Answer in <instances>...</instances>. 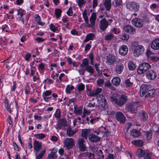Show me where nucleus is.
<instances>
[{"mask_svg":"<svg viewBox=\"0 0 159 159\" xmlns=\"http://www.w3.org/2000/svg\"><path fill=\"white\" fill-rule=\"evenodd\" d=\"M110 99L112 102L115 103L120 107H121L127 102L128 99L127 96L125 95H122L119 100L116 97L114 96H111L110 98Z\"/></svg>","mask_w":159,"mask_h":159,"instance_id":"nucleus-1","label":"nucleus"},{"mask_svg":"<svg viewBox=\"0 0 159 159\" xmlns=\"http://www.w3.org/2000/svg\"><path fill=\"white\" fill-rule=\"evenodd\" d=\"M140 106V103L139 102H131L128 103L126 105V108L128 111L132 113H136L137 111L138 108Z\"/></svg>","mask_w":159,"mask_h":159,"instance_id":"nucleus-2","label":"nucleus"},{"mask_svg":"<svg viewBox=\"0 0 159 159\" xmlns=\"http://www.w3.org/2000/svg\"><path fill=\"white\" fill-rule=\"evenodd\" d=\"M126 7L127 9L131 11H137L139 8V3L135 2H128L126 4Z\"/></svg>","mask_w":159,"mask_h":159,"instance_id":"nucleus-3","label":"nucleus"},{"mask_svg":"<svg viewBox=\"0 0 159 159\" xmlns=\"http://www.w3.org/2000/svg\"><path fill=\"white\" fill-rule=\"evenodd\" d=\"M151 65L146 62L141 64L138 67L137 70L138 73L139 74H142L150 68Z\"/></svg>","mask_w":159,"mask_h":159,"instance_id":"nucleus-4","label":"nucleus"},{"mask_svg":"<svg viewBox=\"0 0 159 159\" xmlns=\"http://www.w3.org/2000/svg\"><path fill=\"white\" fill-rule=\"evenodd\" d=\"M33 145L34 152H35L36 156L35 159H40V153H39L40 151V143L38 141H37L36 140H34Z\"/></svg>","mask_w":159,"mask_h":159,"instance_id":"nucleus-5","label":"nucleus"},{"mask_svg":"<svg viewBox=\"0 0 159 159\" xmlns=\"http://www.w3.org/2000/svg\"><path fill=\"white\" fill-rule=\"evenodd\" d=\"M143 47L141 45H138L135 47L134 51V55L135 57H138L141 55L144 52Z\"/></svg>","mask_w":159,"mask_h":159,"instance_id":"nucleus-6","label":"nucleus"},{"mask_svg":"<svg viewBox=\"0 0 159 159\" xmlns=\"http://www.w3.org/2000/svg\"><path fill=\"white\" fill-rule=\"evenodd\" d=\"M116 118L119 122L121 123H124L125 122L126 118L123 114L120 111L117 112L115 114Z\"/></svg>","mask_w":159,"mask_h":159,"instance_id":"nucleus-7","label":"nucleus"},{"mask_svg":"<svg viewBox=\"0 0 159 159\" xmlns=\"http://www.w3.org/2000/svg\"><path fill=\"white\" fill-rule=\"evenodd\" d=\"M149 86L146 85H142L140 88V95L142 97L147 94Z\"/></svg>","mask_w":159,"mask_h":159,"instance_id":"nucleus-8","label":"nucleus"},{"mask_svg":"<svg viewBox=\"0 0 159 159\" xmlns=\"http://www.w3.org/2000/svg\"><path fill=\"white\" fill-rule=\"evenodd\" d=\"M64 146L68 149H71L74 145V141L72 138H66L64 141Z\"/></svg>","mask_w":159,"mask_h":159,"instance_id":"nucleus-9","label":"nucleus"},{"mask_svg":"<svg viewBox=\"0 0 159 159\" xmlns=\"http://www.w3.org/2000/svg\"><path fill=\"white\" fill-rule=\"evenodd\" d=\"M123 30L127 33L130 34H134L136 30V29L134 27L130 25L125 26L123 28Z\"/></svg>","mask_w":159,"mask_h":159,"instance_id":"nucleus-10","label":"nucleus"},{"mask_svg":"<svg viewBox=\"0 0 159 159\" xmlns=\"http://www.w3.org/2000/svg\"><path fill=\"white\" fill-rule=\"evenodd\" d=\"M132 24L137 27H142L143 25V22L141 19L136 18L132 20Z\"/></svg>","mask_w":159,"mask_h":159,"instance_id":"nucleus-11","label":"nucleus"},{"mask_svg":"<svg viewBox=\"0 0 159 159\" xmlns=\"http://www.w3.org/2000/svg\"><path fill=\"white\" fill-rule=\"evenodd\" d=\"M157 74L156 72L153 70H148L146 73V76L149 80H153L156 77Z\"/></svg>","mask_w":159,"mask_h":159,"instance_id":"nucleus-12","label":"nucleus"},{"mask_svg":"<svg viewBox=\"0 0 159 159\" xmlns=\"http://www.w3.org/2000/svg\"><path fill=\"white\" fill-rule=\"evenodd\" d=\"M109 22L105 18L102 19L100 21V28L103 31H104L107 28Z\"/></svg>","mask_w":159,"mask_h":159,"instance_id":"nucleus-13","label":"nucleus"},{"mask_svg":"<svg viewBox=\"0 0 159 159\" xmlns=\"http://www.w3.org/2000/svg\"><path fill=\"white\" fill-rule=\"evenodd\" d=\"M107 62L110 65L113 64L116 61V57L114 55L109 54L107 57Z\"/></svg>","mask_w":159,"mask_h":159,"instance_id":"nucleus-14","label":"nucleus"},{"mask_svg":"<svg viewBox=\"0 0 159 159\" xmlns=\"http://www.w3.org/2000/svg\"><path fill=\"white\" fill-rule=\"evenodd\" d=\"M128 50V48L126 46L122 45L119 49V53L121 55L125 56L127 54Z\"/></svg>","mask_w":159,"mask_h":159,"instance_id":"nucleus-15","label":"nucleus"},{"mask_svg":"<svg viewBox=\"0 0 159 159\" xmlns=\"http://www.w3.org/2000/svg\"><path fill=\"white\" fill-rule=\"evenodd\" d=\"M96 17V14L95 13H92L91 17L89 18L91 24L88 25L87 27H92L95 24V21Z\"/></svg>","mask_w":159,"mask_h":159,"instance_id":"nucleus-16","label":"nucleus"},{"mask_svg":"<svg viewBox=\"0 0 159 159\" xmlns=\"http://www.w3.org/2000/svg\"><path fill=\"white\" fill-rule=\"evenodd\" d=\"M124 68L123 64L121 63L118 64L115 67V71L117 74H120L122 72Z\"/></svg>","mask_w":159,"mask_h":159,"instance_id":"nucleus-17","label":"nucleus"},{"mask_svg":"<svg viewBox=\"0 0 159 159\" xmlns=\"http://www.w3.org/2000/svg\"><path fill=\"white\" fill-rule=\"evenodd\" d=\"M139 114L141 119L143 121H145L148 119V115L145 111H142L139 112Z\"/></svg>","mask_w":159,"mask_h":159,"instance_id":"nucleus-18","label":"nucleus"},{"mask_svg":"<svg viewBox=\"0 0 159 159\" xmlns=\"http://www.w3.org/2000/svg\"><path fill=\"white\" fill-rule=\"evenodd\" d=\"M103 5L106 11H110L111 6V0H104L103 2Z\"/></svg>","mask_w":159,"mask_h":159,"instance_id":"nucleus-19","label":"nucleus"},{"mask_svg":"<svg viewBox=\"0 0 159 159\" xmlns=\"http://www.w3.org/2000/svg\"><path fill=\"white\" fill-rule=\"evenodd\" d=\"M89 138V140L92 142H97L100 139V138L99 137L93 134H90Z\"/></svg>","mask_w":159,"mask_h":159,"instance_id":"nucleus-20","label":"nucleus"},{"mask_svg":"<svg viewBox=\"0 0 159 159\" xmlns=\"http://www.w3.org/2000/svg\"><path fill=\"white\" fill-rule=\"evenodd\" d=\"M151 47L154 50L159 49V38L155 40L152 43Z\"/></svg>","mask_w":159,"mask_h":159,"instance_id":"nucleus-21","label":"nucleus"},{"mask_svg":"<svg viewBox=\"0 0 159 159\" xmlns=\"http://www.w3.org/2000/svg\"><path fill=\"white\" fill-rule=\"evenodd\" d=\"M99 100L100 99V104L103 108L107 103V100L105 97L103 95H100L98 97Z\"/></svg>","mask_w":159,"mask_h":159,"instance_id":"nucleus-22","label":"nucleus"},{"mask_svg":"<svg viewBox=\"0 0 159 159\" xmlns=\"http://www.w3.org/2000/svg\"><path fill=\"white\" fill-rule=\"evenodd\" d=\"M113 6L116 8H121L122 6V0H114L112 2Z\"/></svg>","mask_w":159,"mask_h":159,"instance_id":"nucleus-23","label":"nucleus"},{"mask_svg":"<svg viewBox=\"0 0 159 159\" xmlns=\"http://www.w3.org/2000/svg\"><path fill=\"white\" fill-rule=\"evenodd\" d=\"M150 152L144 150L142 149H139L136 152V154L139 157H144L147 155V153Z\"/></svg>","mask_w":159,"mask_h":159,"instance_id":"nucleus-24","label":"nucleus"},{"mask_svg":"<svg viewBox=\"0 0 159 159\" xmlns=\"http://www.w3.org/2000/svg\"><path fill=\"white\" fill-rule=\"evenodd\" d=\"M9 100L7 99V97H5L4 99V103L5 107H6L7 110L9 112H11V104H9Z\"/></svg>","mask_w":159,"mask_h":159,"instance_id":"nucleus-25","label":"nucleus"},{"mask_svg":"<svg viewBox=\"0 0 159 159\" xmlns=\"http://www.w3.org/2000/svg\"><path fill=\"white\" fill-rule=\"evenodd\" d=\"M131 135L134 137L137 138L141 135V133L139 130L133 129L131 131Z\"/></svg>","mask_w":159,"mask_h":159,"instance_id":"nucleus-26","label":"nucleus"},{"mask_svg":"<svg viewBox=\"0 0 159 159\" xmlns=\"http://www.w3.org/2000/svg\"><path fill=\"white\" fill-rule=\"evenodd\" d=\"M95 37V35L93 33H90L88 34L86 36V38L83 42L86 43L90 40H92Z\"/></svg>","mask_w":159,"mask_h":159,"instance_id":"nucleus-27","label":"nucleus"},{"mask_svg":"<svg viewBox=\"0 0 159 159\" xmlns=\"http://www.w3.org/2000/svg\"><path fill=\"white\" fill-rule=\"evenodd\" d=\"M102 90L101 88H97L95 90H94L91 92L90 93V95L94 96L101 93Z\"/></svg>","mask_w":159,"mask_h":159,"instance_id":"nucleus-28","label":"nucleus"},{"mask_svg":"<svg viewBox=\"0 0 159 159\" xmlns=\"http://www.w3.org/2000/svg\"><path fill=\"white\" fill-rule=\"evenodd\" d=\"M90 130L87 129H83L81 134V136L85 139H87L88 134L90 133Z\"/></svg>","mask_w":159,"mask_h":159,"instance_id":"nucleus-29","label":"nucleus"},{"mask_svg":"<svg viewBox=\"0 0 159 159\" xmlns=\"http://www.w3.org/2000/svg\"><path fill=\"white\" fill-rule=\"evenodd\" d=\"M131 143L132 144L138 147H141L143 144V141L141 140H134L132 141Z\"/></svg>","mask_w":159,"mask_h":159,"instance_id":"nucleus-30","label":"nucleus"},{"mask_svg":"<svg viewBox=\"0 0 159 159\" xmlns=\"http://www.w3.org/2000/svg\"><path fill=\"white\" fill-rule=\"evenodd\" d=\"M85 69L86 71L89 73L90 75H93V74L94 70L91 66L89 65L86 66Z\"/></svg>","mask_w":159,"mask_h":159,"instance_id":"nucleus-31","label":"nucleus"},{"mask_svg":"<svg viewBox=\"0 0 159 159\" xmlns=\"http://www.w3.org/2000/svg\"><path fill=\"white\" fill-rule=\"evenodd\" d=\"M120 81L121 80L119 77H116L112 79L111 82L114 85L117 86L120 84Z\"/></svg>","mask_w":159,"mask_h":159,"instance_id":"nucleus-32","label":"nucleus"},{"mask_svg":"<svg viewBox=\"0 0 159 159\" xmlns=\"http://www.w3.org/2000/svg\"><path fill=\"white\" fill-rule=\"evenodd\" d=\"M82 108L81 107H79L77 106H74V112L77 114L80 115L82 113Z\"/></svg>","mask_w":159,"mask_h":159,"instance_id":"nucleus-33","label":"nucleus"},{"mask_svg":"<svg viewBox=\"0 0 159 159\" xmlns=\"http://www.w3.org/2000/svg\"><path fill=\"white\" fill-rule=\"evenodd\" d=\"M114 37V36L113 34L112 33H110L107 34L104 37V39L106 41L110 40L112 39Z\"/></svg>","mask_w":159,"mask_h":159,"instance_id":"nucleus-34","label":"nucleus"},{"mask_svg":"<svg viewBox=\"0 0 159 159\" xmlns=\"http://www.w3.org/2000/svg\"><path fill=\"white\" fill-rule=\"evenodd\" d=\"M128 66L129 69L131 70H134L136 67V65L132 61H130L128 63Z\"/></svg>","mask_w":159,"mask_h":159,"instance_id":"nucleus-35","label":"nucleus"},{"mask_svg":"<svg viewBox=\"0 0 159 159\" xmlns=\"http://www.w3.org/2000/svg\"><path fill=\"white\" fill-rule=\"evenodd\" d=\"M76 132V131L75 130H72L70 127H69L67 130V134L70 136L73 135Z\"/></svg>","mask_w":159,"mask_h":159,"instance_id":"nucleus-36","label":"nucleus"},{"mask_svg":"<svg viewBox=\"0 0 159 159\" xmlns=\"http://www.w3.org/2000/svg\"><path fill=\"white\" fill-rule=\"evenodd\" d=\"M89 65V61L87 59L84 58L82 61V64L80 65V66L82 67H86V66Z\"/></svg>","mask_w":159,"mask_h":159,"instance_id":"nucleus-37","label":"nucleus"},{"mask_svg":"<svg viewBox=\"0 0 159 159\" xmlns=\"http://www.w3.org/2000/svg\"><path fill=\"white\" fill-rule=\"evenodd\" d=\"M58 123L62 126H67V121L66 119H60Z\"/></svg>","mask_w":159,"mask_h":159,"instance_id":"nucleus-38","label":"nucleus"},{"mask_svg":"<svg viewBox=\"0 0 159 159\" xmlns=\"http://www.w3.org/2000/svg\"><path fill=\"white\" fill-rule=\"evenodd\" d=\"M74 89V87L72 85H68L67 86L66 91L67 93H69L71 92V91Z\"/></svg>","mask_w":159,"mask_h":159,"instance_id":"nucleus-39","label":"nucleus"},{"mask_svg":"<svg viewBox=\"0 0 159 159\" xmlns=\"http://www.w3.org/2000/svg\"><path fill=\"white\" fill-rule=\"evenodd\" d=\"M100 64H99L95 63L94 64V67L96 70L98 72V74L101 75L102 74V72L101 70L99 69V66H100Z\"/></svg>","mask_w":159,"mask_h":159,"instance_id":"nucleus-40","label":"nucleus"},{"mask_svg":"<svg viewBox=\"0 0 159 159\" xmlns=\"http://www.w3.org/2000/svg\"><path fill=\"white\" fill-rule=\"evenodd\" d=\"M57 156L56 154H54L52 153L49 154L48 156V159H57Z\"/></svg>","mask_w":159,"mask_h":159,"instance_id":"nucleus-41","label":"nucleus"},{"mask_svg":"<svg viewBox=\"0 0 159 159\" xmlns=\"http://www.w3.org/2000/svg\"><path fill=\"white\" fill-rule=\"evenodd\" d=\"M62 11L60 9H56L55 10V14L57 18H58L61 16Z\"/></svg>","mask_w":159,"mask_h":159,"instance_id":"nucleus-42","label":"nucleus"},{"mask_svg":"<svg viewBox=\"0 0 159 159\" xmlns=\"http://www.w3.org/2000/svg\"><path fill=\"white\" fill-rule=\"evenodd\" d=\"M155 91L154 90H148L147 94L145 95V97L146 98L148 97H152L153 95L154 94Z\"/></svg>","mask_w":159,"mask_h":159,"instance_id":"nucleus-43","label":"nucleus"},{"mask_svg":"<svg viewBox=\"0 0 159 159\" xmlns=\"http://www.w3.org/2000/svg\"><path fill=\"white\" fill-rule=\"evenodd\" d=\"M77 89L79 91L83 90L85 88L84 84L82 83H80L77 85Z\"/></svg>","mask_w":159,"mask_h":159,"instance_id":"nucleus-44","label":"nucleus"},{"mask_svg":"<svg viewBox=\"0 0 159 159\" xmlns=\"http://www.w3.org/2000/svg\"><path fill=\"white\" fill-rule=\"evenodd\" d=\"M145 135L148 140L151 139L152 137V133L151 131L146 132Z\"/></svg>","mask_w":159,"mask_h":159,"instance_id":"nucleus-45","label":"nucleus"},{"mask_svg":"<svg viewBox=\"0 0 159 159\" xmlns=\"http://www.w3.org/2000/svg\"><path fill=\"white\" fill-rule=\"evenodd\" d=\"M125 83L126 87H129L132 85V82L130 81V79H127L125 81Z\"/></svg>","mask_w":159,"mask_h":159,"instance_id":"nucleus-46","label":"nucleus"},{"mask_svg":"<svg viewBox=\"0 0 159 159\" xmlns=\"http://www.w3.org/2000/svg\"><path fill=\"white\" fill-rule=\"evenodd\" d=\"M104 80L103 79H99L97 80V83L99 86L102 87L104 83Z\"/></svg>","mask_w":159,"mask_h":159,"instance_id":"nucleus-47","label":"nucleus"},{"mask_svg":"<svg viewBox=\"0 0 159 159\" xmlns=\"http://www.w3.org/2000/svg\"><path fill=\"white\" fill-rule=\"evenodd\" d=\"M12 146L15 150L19 151L20 150V148L18 146L16 142H12Z\"/></svg>","mask_w":159,"mask_h":159,"instance_id":"nucleus-48","label":"nucleus"},{"mask_svg":"<svg viewBox=\"0 0 159 159\" xmlns=\"http://www.w3.org/2000/svg\"><path fill=\"white\" fill-rule=\"evenodd\" d=\"M25 93L26 94H28L30 93L31 90V87L29 85H27L25 86Z\"/></svg>","mask_w":159,"mask_h":159,"instance_id":"nucleus-49","label":"nucleus"},{"mask_svg":"<svg viewBox=\"0 0 159 159\" xmlns=\"http://www.w3.org/2000/svg\"><path fill=\"white\" fill-rule=\"evenodd\" d=\"M86 1L84 0H78V5L80 8L82 7L83 5L86 3Z\"/></svg>","mask_w":159,"mask_h":159,"instance_id":"nucleus-50","label":"nucleus"},{"mask_svg":"<svg viewBox=\"0 0 159 159\" xmlns=\"http://www.w3.org/2000/svg\"><path fill=\"white\" fill-rule=\"evenodd\" d=\"M79 148L80 151L83 152L84 151L86 148V147L84 144L79 145Z\"/></svg>","mask_w":159,"mask_h":159,"instance_id":"nucleus-51","label":"nucleus"},{"mask_svg":"<svg viewBox=\"0 0 159 159\" xmlns=\"http://www.w3.org/2000/svg\"><path fill=\"white\" fill-rule=\"evenodd\" d=\"M129 38V36L125 34H123L120 36V39L123 40H127Z\"/></svg>","mask_w":159,"mask_h":159,"instance_id":"nucleus-52","label":"nucleus"},{"mask_svg":"<svg viewBox=\"0 0 159 159\" xmlns=\"http://www.w3.org/2000/svg\"><path fill=\"white\" fill-rule=\"evenodd\" d=\"M34 20L39 25H40V16L38 14L34 16Z\"/></svg>","mask_w":159,"mask_h":159,"instance_id":"nucleus-53","label":"nucleus"},{"mask_svg":"<svg viewBox=\"0 0 159 159\" xmlns=\"http://www.w3.org/2000/svg\"><path fill=\"white\" fill-rule=\"evenodd\" d=\"M52 93V92L50 90H47L45 92H44L42 95L43 97H44L45 96H47L50 95Z\"/></svg>","mask_w":159,"mask_h":159,"instance_id":"nucleus-54","label":"nucleus"},{"mask_svg":"<svg viewBox=\"0 0 159 159\" xmlns=\"http://www.w3.org/2000/svg\"><path fill=\"white\" fill-rule=\"evenodd\" d=\"M61 113L60 110L59 109H57L56 111L55 114V117L57 118H59L60 117Z\"/></svg>","mask_w":159,"mask_h":159,"instance_id":"nucleus-55","label":"nucleus"},{"mask_svg":"<svg viewBox=\"0 0 159 159\" xmlns=\"http://www.w3.org/2000/svg\"><path fill=\"white\" fill-rule=\"evenodd\" d=\"M67 14L70 16H71L73 13V11L71 7L69 8L68 10L66 12Z\"/></svg>","mask_w":159,"mask_h":159,"instance_id":"nucleus-56","label":"nucleus"},{"mask_svg":"<svg viewBox=\"0 0 159 159\" xmlns=\"http://www.w3.org/2000/svg\"><path fill=\"white\" fill-rule=\"evenodd\" d=\"M85 142V140L83 139L79 138L78 139V143L79 145H80L84 144V143Z\"/></svg>","mask_w":159,"mask_h":159,"instance_id":"nucleus-57","label":"nucleus"},{"mask_svg":"<svg viewBox=\"0 0 159 159\" xmlns=\"http://www.w3.org/2000/svg\"><path fill=\"white\" fill-rule=\"evenodd\" d=\"M111 31L112 32H113L114 33L116 34H118L120 32V30H119V29L116 28H113L111 30Z\"/></svg>","mask_w":159,"mask_h":159,"instance_id":"nucleus-58","label":"nucleus"},{"mask_svg":"<svg viewBox=\"0 0 159 159\" xmlns=\"http://www.w3.org/2000/svg\"><path fill=\"white\" fill-rule=\"evenodd\" d=\"M31 57V54L28 53L25 55V59L26 61H28Z\"/></svg>","mask_w":159,"mask_h":159,"instance_id":"nucleus-59","label":"nucleus"},{"mask_svg":"<svg viewBox=\"0 0 159 159\" xmlns=\"http://www.w3.org/2000/svg\"><path fill=\"white\" fill-rule=\"evenodd\" d=\"M158 6L155 3H153L150 6V8L151 9L153 10L157 8H158Z\"/></svg>","mask_w":159,"mask_h":159,"instance_id":"nucleus-60","label":"nucleus"},{"mask_svg":"<svg viewBox=\"0 0 159 159\" xmlns=\"http://www.w3.org/2000/svg\"><path fill=\"white\" fill-rule=\"evenodd\" d=\"M50 30L53 31H55V30H57V29L55 27V26L52 24L50 25Z\"/></svg>","mask_w":159,"mask_h":159,"instance_id":"nucleus-61","label":"nucleus"},{"mask_svg":"<svg viewBox=\"0 0 159 159\" xmlns=\"http://www.w3.org/2000/svg\"><path fill=\"white\" fill-rule=\"evenodd\" d=\"M104 86L105 87H110L111 86V84L109 81H107L104 82Z\"/></svg>","mask_w":159,"mask_h":159,"instance_id":"nucleus-62","label":"nucleus"},{"mask_svg":"<svg viewBox=\"0 0 159 159\" xmlns=\"http://www.w3.org/2000/svg\"><path fill=\"white\" fill-rule=\"evenodd\" d=\"M151 59L153 61H156L159 60V57L155 56H152Z\"/></svg>","mask_w":159,"mask_h":159,"instance_id":"nucleus-63","label":"nucleus"},{"mask_svg":"<svg viewBox=\"0 0 159 159\" xmlns=\"http://www.w3.org/2000/svg\"><path fill=\"white\" fill-rule=\"evenodd\" d=\"M151 154L150 152H148L147 153L146 156L144 157V159H151Z\"/></svg>","mask_w":159,"mask_h":159,"instance_id":"nucleus-64","label":"nucleus"}]
</instances>
